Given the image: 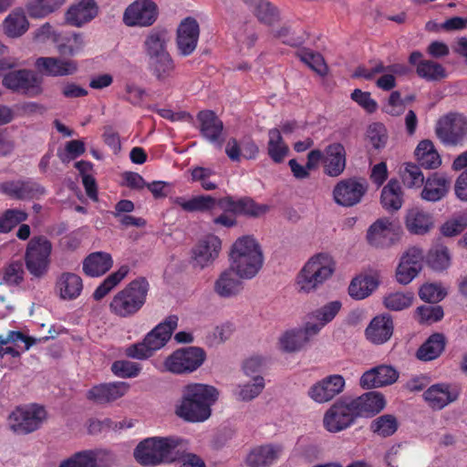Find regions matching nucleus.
I'll list each match as a JSON object with an SVG mask.
<instances>
[{"mask_svg":"<svg viewBox=\"0 0 467 467\" xmlns=\"http://www.w3.org/2000/svg\"><path fill=\"white\" fill-rule=\"evenodd\" d=\"M219 398V391L213 386L202 383L186 385L181 400L175 406V414L190 423L207 420L212 415V407Z\"/></svg>","mask_w":467,"mask_h":467,"instance_id":"obj_1","label":"nucleus"},{"mask_svg":"<svg viewBox=\"0 0 467 467\" xmlns=\"http://www.w3.org/2000/svg\"><path fill=\"white\" fill-rule=\"evenodd\" d=\"M186 441L175 436L150 437L141 441L134 450L135 460L143 466H157L175 461Z\"/></svg>","mask_w":467,"mask_h":467,"instance_id":"obj_2","label":"nucleus"},{"mask_svg":"<svg viewBox=\"0 0 467 467\" xmlns=\"http://www.w3.org/2000/svg\"><path fill=\"white\" fill-rule=\"evenodd\" d=\"M150 285L144 276H139L118 291L109 302L112 315L119 318H130L136 316L145 306Z\"/></svg>","mask_w":467,"mask_h":467,"instance_id":"obj_3","label":"nucleus"},{"mask_svg":"<svg viewBox=\"0 0 467 467\" xmlns=\"http://www.w3.org/2000/svg\"><path fill=\"white\" fill-rule=\"evenodd\" d=\"M231 267L244 279L256 275L263 266L264 256L258 243L251 236L238 238L233 244Z\"/></svg>","mask_w":467,"mask_h":467,"instance_id":"obj_4","label":"nucleus"},{"mask_svg":"<svg viewBox=\"0 0 467 467\" xmlns=\"http://www.w3.org/2000/svg\"><path fill=\"white\" fill-rule=\"evenodd\" d=\"M335 270L336 263L328 254L311 256L296 275L298 290L306 294L317 291L331 278Z\"/></svg>","mask_w":467,"mask_h":467,"instance_id":"obj_5","label":"nucleus"},{"mask_svg":"<svg viewBox=\"0 0 467 467\" xmlns=\"http://www.w3.org/2000/svg\"><path fill=\"white\" fill-rule=\"evenodd\" d=\"M52 244L44 235L32 237L27 243L24 259L26 270L36 277L45 276L50 266Z\"/></svg>","mask_w":467,"mask_h":467,"instance_id":"obj_6","label":"nucleus"},{"mask_svg":"<svg viewBox=\"0 0 467 467\" xmlns=\"http://www.w3.org/2000/svg\"><path fill=\"white\" fill-rule=\"evenodd\" d=\"M46 409L36 403L16 407L8 417L10 430L18 435L37 431L47 420Z\"/></svg>","mask_w":467,"mask_h":467,"instance_id":"obj_7","label":"nucleus"},{"mask_svg":"<svg viewBox=\"0 0 467 467\" xmlns=\"http://www.w3.org/2000/svg\"><path fill=\"white\" fill-rule=\"evenodd\" d=\"M435 134L445 146H462L467 140V117L450 112L439 119Z\"/></svg>","mask_w":467,"mask_h":467,"instance_id":"obj_8","label":"nucleus"},{"mask_svg":"<svg viewBox=\"0 0 467 467\" xmlns=\"http://www.w3.org/2000/svg\"><path fill=\"white\" fill-rule=\"evenodd\" d=\"M358 419L349 397L337 400L323 417L324 428L331 433H337L350 428Z\"/></svg>","mask_w":467,"mask_h":467,"instance_id":"obj_9","label":"nucleus"},{"mask_svg":"<svg viewBox=\"0 0 467 467\" xmlns=\"http://www.w3.org/2000/svg\"><path fill=\"white\" fill-rule=\"evenodd\" d=\"M206 358L205 351L199 347L177 349L164 362L166 369L174 374H189L197 370Z\"/></svg>","mask_w":467,"mask_h":467,"instance_id":"obj_10","label":"nucleus"},{"mask_svg":"<svg viewBox=\"0 0 467 467\" xmlns=\"http://www.w3.org/2000/svg\"><path fill=\"white\" fill-rule=\"evenodd\" d=\"M3 85L17 93L36 97L42 93V82L36 72L30 69H16L3 76Z\"/></svg>","mask_w":467,"mask_h":467,"instance_id":"obj_11","label":"nucleus"},{"mask_svg":"<svg viewBox=\"0 0 467 467\" xmlns=\"http://www.w3.org/2000/svg\"><path fill=\"white\" fill-rule=\"evenodd\" d=\"M159 16V7L151 0H136L124 11L123 22L128 26L146 27L152 26Z\"/></svg>","mask_w":467,"mask_h":467,"instance_id":"obj_12","label":"nucleus"},{"mask_svg":"<svg viewBox=\"0 0 467 467\" xmlns=\"http://www.w3.org/2000/svg\"><path fill=\"white\" fill-rule=\"evenodd\" d=\"M345 386L346 381L343 376L332 374L312 385L307 391V395L317 403H326L342 393Z\"/></svg>","mask_w":467,"mask_h":467,"instance_id":"obj_13","label":"nucleus"},{"mask_svg":"<svg viewBox=\"0 0 467 467\" xmlns=\"http://www.w3.org/2000/svg\"><path fill=\"white\" fill-rule=\"evenodd\" d=\"M222 249L220 238L214 234H208L199 240L192 251V265L203 269L210 266L219 256Z\"/></svg>","mask_w":467,"mask_h":467,"instance_id":"obj_14","label":"nucleus"},{"mask_svg":"<svg viewBox=\"0 0 467 467\" xmlns=\"http://www.w3.org/2000/svg\"><path fill=\"white\" fill-rule=\"evenodd\" d=\"M366 192V183L356 178H348L336 184L333 190V196L337 204L344 207H351L360 202Z\"/></svg>","mask_w":467,"mask_h":467,"instance_id":"obj_15","label":"nucleus"},{"mask_svg":"<svg viewBox=\"0 0 467 467\" xmlns=\"http://www.w3.org/2000/svg\"><path fill=\"white\" fill-rule=\"evenodd\" d=\"M36 70L46 77H67L74 75L78 68V62L57 57H39L35 61Z\"/></svg>","mask_w":467,"mask_h":467,"instance_id":"obj_16","label":"nucleus"},{"mask_svg":"<svg viewBox=\"0 0 467 467\" xmlns=\"http://www.w3.org/2000/svg\"><path fill=\"white\" fill-rule=\"evenodd\" d=\"M460 396V388L455 384L436 383L423 393L424 400L433 410H441L454 402Z\"/></svg>","mask_w":467,"mask_h":467,"instance_id":"obj_17","label":"nucleus"},{"mask_svg":"<svg viewBox=\"0 0 467 467\" xmlns=\"http://www.w3.org/2000/svg\"><path fill=\"white\" fill-rule=\"evenodd\" d=\"M200 36V26L195 18L188 16L179 25L176 43L179 53L187 57L193 53Z\"/></svg>","mask_w":467,"mask_h":467,"instance_id":"obj_18","label":"nucleus"},{"mask_svg":"<svg viewBox=\"0 0 467 467\" xmlns=\"http://www.w3.org/2000/svg\"><path fill=\"white\" fill-rule=\"evenodd\" d=\"M368 243L376 248L389 247L398 240L389 218L383 217L373 223L367 232Z\"/></svg>","mask_w":467,"mask_h":467,"instance_id":"obj_19","label":"nucleus"},{"mask_svg":"<svg viewBox=\"0 0 467 467\" xmlns=\"http://www.w3.org/2000/svg\"><path fill=\"white\" fill-rule=\"evenodd\" d=\"M423 253L420 248L411 247L403 254L396 270L400 284L407 285L419 274L422 267Z\"/></svg>","mask_w":467,"mask_h":467,"instance_id":"obj_20","label":"nucleus"},{"mask_svg":"<svg viewBox=\"0 0 467 467\" xmlns=\"http://www.w3.org/2000/svg\"><path fill=\"white\" fill-rule=\"evenodd\" d=\"M130 385L126 382L116 381L101 383L93 386L87 392V399L96 404L103 405L113 402L123 397L129 390Z\"/></svg>","mask_w":467,"mask_h":467,"instance_id":"obj_21","label":"nucleus"},{"mask_svg":"<svg viewBox=\"0 0 467 467\" xmlns=\"http://www.w3.org/2000/svg\"><path fill=\"white\" fill-rule=\"evenodd\" d=\"M409 63L415 67L417 75L427 81H439L447 77L446 69L441 64L431 59H424L420 51L411 52Z\"/></svg>","mask_w":467,"mask_h":467,"instance_id":"obj_22","label":"nucleus"},{"mask_svg":"<svg viewBox=\"0 0 467 467\" xmlns=\"http://www.w3.org/2000/svg\"><path fill=\"white\" fill-rule=\"evenodd\" d=\"M422 186L421 199L436 202L447 195L451 187V180L444 173L433 172L427 177Z\"/></svg>","mask_w":467,"mask_h":467,"instance_id":"obj_23","label":"nucleus"},{"mask_svg":"<svg viewBox=\"0 0 467 467\" xmlns=\"http://www.w3.org/2000/svg\"><path fill=\"white\" fill-rule=\"evenodd\" d=\"M178 325V317L169 316L163 322L157 325L150 331L143 340L149 346V348L154 353L161 348L170 340L173 331Z\"/></svg>","mask_w":467,"mask_h":467,"instance_id":"obj_24","label":"nucleus"},{"mask_svg":"<svg viewBox=\"0 0 467 467\" xmlns=\"http://www.w3.org/2000/svg\"><path fill=\"white\" fill-rule=\"evenodd\" d=\"M358 418L371 417L380 412L386 405L384 396L377 391H368L357 398H350Z\"/></svg>","mask_w":467,"mask_h":467,"instance_id":"obj_25","label":"nucleus"},{"mask_svg":"<svg viewBox=\"0 0 467 467\" xmlns=\"http://www.w3.org/2000/svg\"><path fill=\"white\" fill-rule=\"evenodd\" d=\"M238 273L232 267L223 271L213 285L214 293L222 298H231L239 295L244 286Z\"/></svg>","mask_w":467,"mask_h":467,"instance_id":"obj_26","label":"nucleus"},{"mask_svg":"<svg viewBox=\"0 0 467 467\" xmlns=\"http://www.w3.org/2000/svg\"><path fill=\"white\" fill-rule=\"evenodd\" d=\"M346 150L339 143H332L326 147L324 155V173L330 177H337L346 168Z\"/></svg>","mask_w":467,"mask_h":467,"instance_id":"obj_27","label":"nucleus"},{"mask_svg":"<svg viewBox=\"0 0 467 467\" xmlns=\"http://www.w3.org/2000/svg\"><path fill=\"white\" fill-rule=\"evenodd\" d=\"M258 22L273 26L281 20L279 8L268 0H243Z\"/></svg>","mask_w":467,"mask_h":467,"instance_id":"obj_28","label":"nucleus"},{"mask_svg":"<svg viewBox=\"0 0 467 467\" xmlns=\"http://www.w3.org/2000/svg\"><path fill=\"white\" fill-rule=\"evenodd\" d=\"M98 13L99 7L95 0H80L68 8L66 20L69 25L80 27L94 19Z\"/></svg>","mask_w":467,"mask_h":467,"instance_id":"obj_29","label":"nucleus"},{"mask_svg":"<svg viewBox=\"0 0 467 467\" xmlns=\"http://www.w3.org/2000/svg\"><path fill=\"white\" fill-rule=\"evenodd\" d=\"M197 121L202 136L212 143L219 142L223 130V123L213 110H201Z\"/></svg>","mask_w":467,"mask_h":467,"instance_id":"obj_30","label":"nucleus"},{"mask_svg":"<svg viewBox=\"0 0 467 467\" xmlns=\"http://www.w3.org/2000/svg\"><path fill=\"white\" fill-rule=\"evenodd\" d=\"M393 329V320L389 315L377 316L366 328V337L370 342L380 345L391 337Z\"/></svg>","mask_w":467,"mask_h":467,"instance_id":"obj_31","label":"nucleus"},{"mask_svg":"<svg viewBox=\"0 0 467 467\" xmlns=\"http://www.w3.org/2000/svg\"><path fill=\"white\" fill-rule=\"evenodd\" d=\"M170 202L186 213H207L216 207V198L211 195H198L190 199L175 196L171 197Z\"/></svg>","mask_w":467,"mask_h":467,"instance_id":"obj_32","label":"nucleus"},{"mask_svg":"<svg viewBox=\"0 0 467 467\" xmlns=\"http://www.w3.org/2000/svg\"><path fill=\"white\" fill-rule=\"evenodd\" d=\"M111 460V453L106 450H88L76 452L60 462L58 467H99L98 462Z\"/></svg>","mask_w":467,"mask_h":467,"instance_id":"obj_33","label":"nucleus"},{"mask_svg":"<svg viewBox=\"0 0 467 467\" xmlns=\"http://www.w3.org/2000/svg\"><path fill=\"white\" fill-rule=\"evenodd\" d=\"M282 452L280 445L267 444L253 449L246 457L249 467H269Z\"/></svg>","mask_w":467,"mask_h":467,"instance_id":"obj_34","label":"nucleus"},{"mask_svg":"<svg viewBox=\"0 0 467 467\" xmlns=\"http://www.w3.org/2000/svg\"><path fill=\"white\" fill-rule=\"evenodd\" d=\"M56 289L60 298L64 300H74L78 298L83 289V282L79 275L74 273H62L57 282Z\"/></svg>","mask_w":467,"mask_h":467,"instance_id":"obj_35","label":"nucleus"},{"mask_svg":"<svg viewBox=\"0 0 467 467\" xmlns=\"http://www.w3.org/2000/svg\"><path fill=\"white\" fill-rule=\"evenodd\" d=\"M447 340L442 333L431 334L417 349L416 358L421 361L438 358L445 349Z\"/></svg>","mask_w":467,"mask_h":467,"instance_id":"obj_36","label":"nucleus"},{"mask_svg":"<svg viewBox=\"0 0 467 467\" xmlns=\"http://www.w3.org/2000/svg\"><path fill=\"white\" fill-rule=\"evenodd\" d=\"M113 265L111 255L106 252H94L83 261V271L88 276L97 277L106 274Z\"/></svg>","mask_w":467,"mask_h":467,"instance_id":"obj_37","label":"nucleus"},{"mask_svg":"<svg viewBox=\"0 0 467 467\" xmlns=\"http://www.w3.org/2000/svg\"><path fill=\"white\" fill-rule=\"evenodd\" d=\"M418 163L424 169L435 170L441 164V158L433 142L430 140H422L417 145L414 151Z\"/></svg>","mask_w":467,"mask_h":467,"instance_id":"obj_38","label":"nucleus"},{"mask_svg":"<svg viewBox=\"0 0 467 467\" xmlns=\"http://www.w3.org/2000/svg\"><path fill=\"white\" fill-rule=\"evenodd\" d=\"M380 202L384 209L388 211H398L403 203V192L400 182L391 179L383 187L380 195Z\"/></svg>","mask_w":467,"mask_h":467,"instance_id":"obj_39","label":"nucleus"},{"mask_svg":"<svg viewBox=\"0 0 467 467\" xmlns=\"http://www.w3.org/2000/svg\"><path fill=\"white\" fill-rule=\"evenodd\" d=\"M167 42V31L165 29L153 28L150 30L144 41V48L149 59L169 54Z\"/></svg>","mask_w":467,"mask_h":467,"instance_id":"obj_40","label":"nucleus"},{"mask_svg":"<svg viewBox=\"0 0 467 467\" xmlns=\"http://www.w3.org/2000/svg\"><path fill=\"white\" fill-rule=\"evenodd\" d=\"M405 223L410 233L424 234L433 226V219L429 213L419 209H412L409 211Z\"/></svg>","mask_w":467,"mask_h":467,"instance_id":"obj_41","label":"nucleus"},{"mask_svg":"<svg viewBox=\"0 0 467 467\" xmlns=\"http://www.w3.org/2000/svg\"><path fill=\"white\" fill-rule=\"evenodd\" d=\"M379 285V281L372 275H359L355 277L349 286V296L357 300L368 297Z\"/></svg>","mask_w":467,"mask_h":467,"instance_id":"obj_42","label":"nucleus"},{"mask_svg":"<svg viewBox=\"0 0 467 467\" xmlns=\"http://www.w3.org/2000/svg\"><path fill=\"white\" fill-rule=\"evenodd\" d=\"M267 153L275 163H281L289 152V147L284 141L278 129H271L268 131Z\"/></svg>","mask_w":467,"mask_h":467,"instance_id":"obj_43","label":"nucleus"},{"mask_svg":"<svg viewBox=\"0 0 467 467\" xmlns=\"http://www.w3.org/2000/svg\"><path fill=\"white\" fill-rule=\"evenodd\" d=\"M149 68L158 80L164 81L172 77L175 64L171 55L165 54L150 58Z\"/></svg>","mask_w":467,"mask_h":467,"instance_id":"obj_44","label":"nucleus"},{"mask_svg":"<svg viewBox=\"0 0 467 467\" xmlns=\"http://www.w3.org/2000/svg\"><path fill=\"white\" fill-rule=\"evenodd\" d=\"M130 272L128 265H121L116 272L108 275L103 282L96 288L93 293V298L96 301L103 299L121 280H123Z\"/></svg>","mask_w":467,"mask_h":467,"instance_id":"obj_45","label":"nucleus"},{"mask_svg":"<svg viewBox=\"0 0 467 467\" xmlns=\"http://www.w3.org/2000/svg\"><path fill=\"white\" fill-rule=\"evenodd\" d=\"M399 428L397 418L392 414H384L374 419L370 423V431L383 438L392 436Z\"/></svg>","mask_w":467,"mask_h":467,"instance_id":"obj_46","label":"nucleus"},{"mask_svg":"<svg viewBox=\"0 0 467 467\" xmlns=\"http://www.w3.org/2000/svg\"><path fill=\"white\" fill-rule=\"evenodd\" d=\"M66 0H30L26 5L27 14L33 18H42L58 9Z\"/></svg>","mask_w":467,"mask_h":467,"instance_id":"obj_47","label":"nucleus"},{"mask_svg":"<svg viewBox=\"0 0 467 467\" xmlns=\"http://www.w3.org/2000/svg\"><path fill=\"white\" fill-rule=\"evenodd\" d=\"M4 28L8 36L17 37L28 29V21L23 13L14 12L5 18Z\"/></svg>","mask_w":467,"mask_h":467,"instance_id":"obj_48","label":"nucleus"},{"mask_svg":"<svg viewBox=\"0 0 467 467\" xmlns=\"http://www.w3.org/2000/svg\"><path fill=\"white\" fill-rule=\"evenodd\" d=\"M421 166L412 162H407L404 164L403 170L400 171L402 182L408 188H420L425 178L421 171Z\"/></svg>","mask_w":467,"mask_h":467,"instance_id":"obj_49","label":"nucleus"},{"mask_svg":"<svg viewBox=\"0 0 467 467\" xmlns=\"http://www.w3.org/2000/svg\"><path fill=\"white\" fill-rule=\"evenodd\" d=\"M306 343L302 329L285 331L279 338L280 348L285 352L298 351Z\"/></svg>","mask_w":467,"mask_h":467,"instance_id":"obj_50","label":"nucleus"},{"mask_svg":"<svg viewBox=\"0 0 467 467\" xmlns=\"http://www.w3.org/2000/svg\"><path fill=\"white\" fill-rule=\"evenodd\" d=\"M414 295L411 292L391 293L384 297L383 303L386 308L391 311H401L410 307L413 302Z\"/></svg>","mask_w":467,"mask_h":467,"instance_id":"obj_51","label":"nucleus"},{"mask_svg":"<svg viewBox=\"0 0 467 467\" xmlns=\"http://www.w3.org/2000/svg\"><path fill=\"white\" fill-rule=\"evenodd\" d=\"M27 219V213L18 209H7L0 216V233L7 234Z\"/></svg>","mask_w":467,"mask_h":467,"instance_id":"obj_52","label":"nucleus"},{"mask_svg":"<svg viewBox=\"0 0 467 467\" xmlns=\"http://www.w3.org/2000/svg\"><path fill=\"white\" fill-rule=\"evenodd\" d=\"M427 262L430 267L436 271H442L450 265V255L447 247L438 246L430 250Z\"/></svg>","mask_w":467,"mask_h":467,"instance_id":"obj_53","label":"nucleus"},{"mask_svg":"<svg viewBox=\"0 0 467 467\" xmlns=\"http://www.w3.org/2000/svg\"><path fill=\"white\" fill-rule=\"evenodd\" d=\"M297 56L302 62L307 65L314 71L320 75L326 73L327 66L321 54L307 48H303L297 52Z\"/></svg>","mask_w":467,"mask_h":467,"instance_id":"obj_54","label":"nucleus"},{"mask_svg":"<svg viewBox=\"0 0 467 467\" xmlns=\"http://www.w3.org/2000/svg\"><path fill=\"white\" fill-rule=\"evenodd\" d=\"M141 365L130 360H116L111 365V371L119 378L130 379L141 371Z\"/></svg>","mask_w":467,"mask_h":467,"instance_id":"obj_55","label":"nucleus"},{"mask_svg":"<svg viewBox=\"0 0 467 467\" xmlns=\"http://www.w3.org/2000/svg\"><path fill=\"white\" fill-rule=\"evenodd\" d=\"M443 316L441 306H420L416 309V318L420 324H433L441 320Z\"/></svg>","mask_w":467,"mask_h":467,"instance_id":"obj_56","label":"nucleus"},{"mask_svg":"<svg viewBox=\"0 0 467 467\" xmlns=\"http://www.w3.org/2000/svg\"><path fill=\"white\" fill-rule=\"evenodd\" d=\"M84 47L83 37L80 34H73L66 38L64 43L57 45V50L61 56L74 57L78 55Z\"/></svg>","mask_w":467,"mask_h":467,"instance_id":"obj_57","label":"nucleus"},{"mask_svg":"<svg viewBox=\"0 0 467 467\" xmlns=\"http://www.w3.org/2000/svg\"><path fill=\"white\" fill-rule=\"evenodd\" d=\"M236 213L249 216L257 217L268 211L266 205L257 204L253 199L244 197L237 200Z\"/></svg>","mask_w":467,"mask_h":467,"instance_id":"obj_58","label":"nucleus"},{"mask_svg":"<svg viewBox=\"0 0 467 467\" xmlns=\"http://www.w3.org/2000/svg\"><path fill=\"white\" fill-rule=\"evenodd\" d=\"M272 35L275 38L280 39L283 44L290 47H299L305 42L303 36H298L290 26L284 25L274 30Z\"/></svg>","mask_w":467,"mask_h":467,"instance_id":"obj_59","label":"nucleus"},{"mask_svg":"<svg viewBox=\"0 0 467 467\" xmlns=\"http://www.w3.org/2000/svg\"><path fill=\"white\" fill-rule=\"evenodd\" d=\"M265 388V380L261 376L254 378V383L244 384L238 392V399L243 401H249L256 398Z\"/></svg>","mask_w":467,"mask_h":467,"instance_id":"obj_60","label":"nucleus"},{"mask_svg":"<svg viewBox=\"0 0 467 467\" xmlns=\"http://www.w3.org/2000/svg\"><path fill=\"white\" fill-rule=\"evenodd\" d=\"M368 139L375 149L384 148L388 140L385 126L379 122L370 124L368 129Z\"/></svg>","mask_w":467,"mask_h":467,"instance_id":"obj_61","label":"nucleus"},{"mask_svg":"<svg viewBox=\"0 0 467 467\" xmlns=\"http://www.w3.org/2000/svg\"><path fill=\"white\" fill-rule=\"evenodd\" d=\"M342 304L340 301H331L327 303V305L323 306L322 307L317 309L313 316L317 321H321L323 325H327V323L331 322L339 310L341 309Z\"/></svg>","mask_w":467,"mask_h":467,"instance_id":"obj_62","label":"nucleus"},{"mask_svg":"<svg viewBox=\"0 0 467 467\" xmlns=\"http://www.w3.org/2000/svg\"><path fill=\"white\" fill-rule=\"evenodd\" d=\"M420 298L428 303H438L446 296V292L437 284H425L419 291Z\"/></svg>","mask_w":467,"mask_h":467,"instance_id":"obj_63","label":"nucleus"},{"mask_svg":"<svg viewBox=\"0 0 467 467\" xmlns=\"http://www.w3.org/2000/svg\"><path fill=\"white\" fill-rule=\"evenodd\" d=\"M45 193V187L32 179L21 181V194L19 197L22 200L38 199Z\"/></svg>","mask_w":467,"mask_h":467,"instance_id":"obj_64","label":"nucleus"}]
</instances>
